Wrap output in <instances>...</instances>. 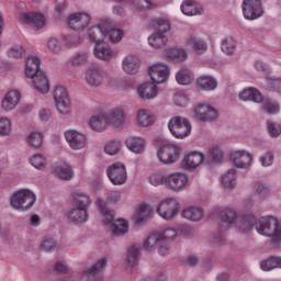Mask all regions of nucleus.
Segmentation results:
<instances>
[{
    "label": "nucleus",
    "instance_id": "nucleus-1",
    "mask_svg": "<svg viewBox=\"0 0 281 281\" xmlns=\"http://www.w3.org/2000/svg\"><path fill=\"white\" fill-rule=\"evenodd\" d=\"M88 36L91 43H94V56L99 60H113L115 52L111 49V46L104 43V36H106V23L92 26L88 31Z\"/></svg>",
    "mask_w": 281,
    "mask_h": 281
},
{
    "label": "nucleus",
    "instance_id": "nucleus-2",
    "mask_svg": "<svg viewBox=\"0 0 281 281\" xmlns=\"http://www.w3.org/2000/svg\"><path fill=\"white\" fill-rule=\"evenodd\" d=\"M220 218L223 225H226V227L235 225L241 234H248V232H251V229H254V225L257 223L256 216L251 214L239 215L236 210L232 209V206L222 210Z\"/></svg>",
    "mask_w": 281,
    "mask_h": 281
},
{
    "label": "nucleus",
    "instance_id": "nucleus-3",
    "mask_svg": "<svg viewBox=\"0 0 281 281\" xmlns=\"http://www.w3.org/2000/svg\"><path fill=\"white\" fill-rule=\"evenodd\" d=\"M24 71L26 78L33 80V85L38 93L43 95L49 93V80L45 76V72L41 70V58L35 55H29Z\"/></svg>",
    "mask_w": 281,
    "mask_h": 281
},
{
    "label": "nucleus",
    "instance_id": "nucleus-4",
    "mask_svg": "<svg viewBox=\"0 0 281 281\" xmlns=\"http://www.w3.org/2000/svg\"><path fill=\"white\" fill-rule=\"evenodd\" d=\"M74 206L68 211L67 218L75 225H82L89 221V205H91V198L82 191H75L72 193Z\"/></svg>",
    "mask_w": 281,
    "mask_h": 281
},
{
    "label": "nucleus",
    "instance_id": "nucleus-5",
    "mask_svg": "<svg viewBox=\"0 0 281 281\" xmlns=\"http://www.w3.org/2000/svg\"><path fill=\"white\" fill-rule=\"evenodd\" d=\"M148 27L156 31L151 36L148 37L150 47H155V49L166 47L168 37H166L164 34H166V32H170V22L166 18H155L149 21Z\"/></svg>",
    "mask_w": 281,
    "mask_h": 281
},
{
    "label": "nucleus",
    "instance_id": "nucleus-6",
    "mask_svg": "<svg viewBox=\"0 0 281 281\" xmlns=\"http://www.w3.org/2000/svg\"><path fill=\"white\" fill-rule=\"evenodd\" d=\"M255 225L258 234L272 238L274 243H281V223L276 217H261Z\"/></svg>",
    "mask_w": 281,
    "mask_h": 281
},
{
    "label": "nucleus",
    "instance_id": "nucleus-7",
    "mask_svg": "<svg viewBox=\"0 0 281 281\" xmlns=\"http://www.w3.org/2000/svg\"><path fill=\"white\" fill-rule=\"evenodd\" d=\"M36 203V194L29 189H20L10 196V205L19 212H27Z\"/></svg>",
    "mask_w": 281,
    "mask_h": 281
},
{
    "label": "nucleus",
    "instance_id": "nucleus-8",
    "mask_svg": "<svg viewBox=\"0 0 281 281\" xmlns=\"http://www.w3.org/2000/svg\"><path fill=\"white\" fill-rule=\"evenodd\" d=\"M99 212L104 225H111V232L114 236H124L128 232V223L124 220L115 221V212L109 211L103 204L99 205Z\"/></svg>",
    "mask_w": 281,
    "mask_h": 281
},
{
    "label": "nucleus",
    "instance_id": "nucleus-9",
    "mask_svg": "<svg viewBox=\"0 0 281 281\" xmlns=\"http://www.w3.org/2000/svg\"><path fill=\"white\" fill-rule=\"evenodd\" d=\"M168 128L176 139H186L192 133L190 122L181 116H175L169 121Z\"/></svg>",
    "mask_w": 281,
    "mask_h": 281
},
{
    "label": "nucleus",
    "instance_id": "nucleus-10",
    "mask_svg": "<svg viewBox=\"0 0 281 281\" xmlns=\"http://www.w3.org/2000/svg\"><path fill=\"white\" fill-rule=\"evenodd\" d=\"M53 98L55 106L61 115H69L71 113V99H69L67 88L63 86L55 87Z\"/></svg>",
    "mask_w": 281,
    "mask_h": 281
},
{
    "label": "nucleus",
    "instance_id": "nucleus-11",
    "mask_svg": "<svg viewBox=\"0 0 281 281\" xmlns=\"http://www.w3.org/2000/svg\"><path fill=\"white\" fill-rule=\"evenodd\" d=\"M180 207L181 204H179V200L176 198H167L159 203L156 212L165 221H172V218L179 214Z\"/></svg>",
    "mask_w": 281,
    "mask_h": 281
},
{
    "label": "nucleus",
    "instance_id": "nucleus-12",
    "mask_svg": "<svg viewBox=\"0 0 281 281\" xmlns=\"http://www.w3.org/2000/svg\"><path fill=\"white\" fill-rule=\"evenodd\" d=\"M180 155L181 147L172 143L162 145L157 153L159 161L165 165L176 164V161H179Z\"/></svg>",
    "mask_w": 281,
    "mask_h": 281
},
{
    "label": "nucleus",
    "instance_id": "nucleus-13",
    "mask_svg": "<svg viewBox=\"0 0 281 281\" xmlns=\"http://www.w3.org/2000/svg\"><path fill=\"white\" fill-rule=\"evenodd\" d=\"M241 10L247 21H256V19H260L265 14L262 1L260 0H244Z\"/></svg>",
    "mask_w": 281,
    "mask_h": 281
},
{
    "label": "nucleus",
    "instance_id": "nucleus-14",
    "mask_svg": "<svg viewBox=\"0 0 281 281\" xmlns=\"http://www.w3.org/2000/svg\"><path fill=\"white\" fill-rule=\"evenodd\" d=\"M108 178L113 186H124L128 179V173H126V166L122 162H115L106 169Z\"/></svg>",
    "mask_w": 281,
    "mask_h": 281
},
{
    "label": "nucleus",
    "instance_id": "nucleus-15",
    "mask_svg": "<svg viewBox=\"0 0 281 281\" xmlns=\"http://www.w3.org/2000/svg\"><path fill=\"white\" fill-rule=\"evenodd\" d=\"M190 183V177L184 172H173L167 175V188L172 192H183Z\"/></svg>",
    "mask_w": 281,
    "mask_h": 281
},
{
    "label": "nucleus",
    "instance_id": "nucleus-16",
    "mask_svg": "<svg viewBox=\"0 0 281 281\" xmlns=\"http://www.w3.org/2000/svg\"><path fill=\"white\" fill-rule=\"evenodd\" d=\"M193 115L200 122H214L218 117V111L210 104L199 103L193 110Z\"/></svg>",
    "mask_w": 281,
    "mask_h": 281
},
{
    "label": "nucleus",
    "instance_id": "nucleus-17",
    "mask_svg": "<svg viewBox=\"0 0 281 281\" xmlns=\"http://www.w3.org/2000/svg\"><path fill=\"white\" fill-rule=\"evenodd\" d=\"M65 139L72 150H82L87 144V136L78 131H66Z\"/></svg>",
    "mask_w": 281,
    "mask_h": 281
},
{
    "label": "nucleus",
    "instance_id": "nucleus-18",
    "mask_svg": "<svg viewBox=\"0 0 281 281\" xmlns=\"http://www.w3.org/2000/svg\"><path fill=\"white\" fill-rule=\"evenodd\" d=\"M20 21L24 25H31L35 30H43L45 27V15L36 12H23L20 14Z\"/></svg>",
    "mask_w": 281,
    "mask_h": 281
},
{
    "label": "nucleus",
    "instance_id": "nucleus-19",
    "mask_svg": "<svg viewBox=\"0 0 281 281\" xmlns=\"http://www.w3.org/2000/svg\"><path fill=\"white\" fill-rule=\"evenodd\" d=\"M89 23H91V16L87 13H72L68 19L69 29L75 30L76 32L87 30Z\"/></svg>",
    "mask_w": 281,
    "mask_h": 281
},
{
    "label": "nucleus",
    "instance_id": "nucleus-20",
    "mask_svg": "<svg viewBox=\"0 0 281 281\" xmlns=\"http://www.w3.org/2000/svg\"><path fill=\"white\" fill-rule=\"evenodd\" d=\"M231 161L234 164L235 168H251L254 157L246 150H235L231 153Z\"/></svg>",
    "mask_w": 281,
    "mask_h": 281
},
{
    "label": "nucleus",
    "instance_id": "nucleus-21",
    "mask_svg": "<svg viewBox=\"0 0 281 281\" xmlns=\"http://www.w3.org/2000/svg\"><path fill=\"white\" fill-rule=\"evenodd\" d=\"M170 70L166 64H156L149 68V77L151 82L156 85H161L168 80Z\"/></svg>",
    "mask_w": 281,
    "mask_h": 281
},
{
    "label": "nucleus",
    "instance_id": "nucleus-22",
    "mask_svg": "<svg viewBox=\"0 0 281 281\" xmlns=\"http://www.w3.org/2000/svg\"><path fill=\"white\" fill-rule=\"evenodd\" d=\"M52 170L55 177H57V179H61V181H71V179H74V169L65 161H57L53 164Z\"/></svg>",
    "mask_w": 281,
    "mask_h": 281
},
{
    "label": "nucleus",
    "instance_id": "nucleus-23",
    "mask_svg": "<svg viewBox=\"0 0 281 281\" xmlns=\"http://www.w3.org/2000/svg\"><path fill=\"white\" fill-rule=\"evenodd\" d=\"M85 78L90 87H100L104 82V72L100 70V67L91 65L86 70Z\"/></svg>",
    "mask_w": 281,
    "mask_h": 281
},
{
    "label": "nucleus",
    "instance_id": "nucleus-24",
    "mask_svg": "<svg viewBox=\"0 0 281 281\" xmlns=\"http://www.w3.org/2000/svg\"><path fill=\"white\" fill-rule=\"evenodd\" d=\"M104 267H106V258L100 259L94 266L83 271V276L88 281H102Z\"/></svg>",
    "mask_w": 281,
    "mask_h": 281
},
{
    "label": "nucleus",
    "instance_id": "nucleus-25",
    "mask_svg": "<svg viewBox=\"0 0 281 281\" xmlns=\"http://www.w3.org/2000/svg\"><path fill=\"white\" fill-rule=\"evenodd\" d=\"M155 245H157L158 254L160 256H168V246H164V245H166V240L161 239L159 234H154V235L149 236L145 240L143 247H144V249H153V247H155Z\"/></svg>",
    "mask_w": 281,
    "mask_h": 281
},
{
    "label": "nucleus",
    "instance_id": "nucleus-26",
    "mask_svg": "<svg viewBox=\"0 0 281 281\" xmlns=\"http://www.w3.org/2000/svg\"><path fill=\"white\" fill-rule=\"evenodd\" d=\"M139 67H142V63L139 61V57L135 55H127L122 61L123 71L130 76L139 74Z\"/></svg>",
    "mask_w": 281,
    "mask_h": 281
},
{
    "label": "nucleus",
    "instance_id": "nucleus-27",
    "mask_svg": "<svg viewBox=\"0 0 281 281\" xmlns=\"http://www.w3.org/2000/svg\"><path fill=\"white\" fill-rule=\"evenodd\" d=\"M105 114L108 120V126L120 128V126L124 125V122H126V114H124V110H122L121 108L111 110Z\"/></svg>",
    "mask_w": 281,
    "mask_h": 281
},
{
    "label": "nucleus",
    "instance_id": "nucleus-28",
    "mask_svg": "<svg viewBox=\"0 0 281 281\" xmlns=\"http://www.w3.org/2000/svg\"><path fill=\"white\" fill-rule=\"evenodd\" d=\"M90 128L97 133H103L109 127V121L106 119V112H101L98 115H93L88 122Z\"/></svg>",
    "mask_w": 281,
    "mask_h": 281
},
{
    "label": "nucleus",
    "instance_id": "nucleus-29",
    "mask_svg": "<svg viewBox=\"0 0 281 281\" xmlns=\"http://www.w3.org/2000/svg\"><path fill=\"white\" fill-rule=\"evenodd\" d=\"M137 91L142 100H154V98H157L159 88H157V85L154 81L145 82L137 87Z\"/></svg>",
    "mask_w": 281,
    "mask_h": 281
},
{
    "label": "nucleus",
    "instance_id": "nucleus-30",
    "mask_svg": "<svg viewBox=\"0 0 281 281\" xmlns=\"http://www.w3.org/2000/svg\"><path fill=\"white\" fill-rule=\"evenodd\" d=\"M203 159L204 156L202 153L192 151L183 158L182 168H184V170H194L195 168H199V166H201Z\"/></svg>",
    "mask_w": 281,
    "mask_h": 281
},
{
    "label": "nucleus",
    "instance_id": "nucleus-31",
    "mask_svg": "<svg viewBox=\"0 0 281 281\" xmlns=\"http://www.w3.org/2000/svg\"><path fill=\"white\" fill-rule=\"evenodd\" d=\"M125 146H127L131 153H135V155H142L144 150H146V139L139 136H130L125 142Z\"/></svg>",
    "mask_w": 281,
    "mask_h": 281
},
{
    "label": "nucleus",
    "instance_id": "nucleus-32",
    "mask_svg": "<svg viewBox=\"0 0 281 281\" xmlns=\"http://www.w3.org/2000/svg\"><path fill=\"white\" fill-rule=\"evenodd\" d=\"M19 102H21V93L19 90H11L2 100V109L3 111H12L13 109H16Z\"/></svg>",
    "mask_w": 281,
    "mask_h": 281
},
{
    "label": "nucleus",
    "instance_id": "nucleus-33",
    "mask_svg": "<svg viewBox=\"0 0 281 281\" xmlns=\"http://www.w3.org/2000/svg\"><path fill=\"white\" fill-rule=\"evenodd\" d=\"M186 45L187 47H191L195 54H205L207 52V44L194 34L186 38Z\"/></svg>",
    "mask_w": 281,
    "mask_h": 281
},
{
    "label": "nucleus",
    "instance_id": "nucleus-34",
    "mask_svg": "<svg viewBox=\"0 0 281 281\" xmlns=\"http://www.w3.org/2000/svg\"><path fill=\"white\" fill-rule=\"evenodd\" d=\"M180 10L182 14H186V16H196V14H201V12H203V7L194 0H186L181 4Z\"/></svg>",
    "mask_w": 281,
    "mask_h": 281
},
{
    "label": "nucleus",
    "instance_id": "nucleus-35",
    "mask_svg": "<svg viewBox=\"0 0 281 281\" xmlns=\"http://www.w3.org/2000/svg\"><path fill=\"white\" fill-rule=\"evenodd\" d=\"M182 218H187V221H192L193 223H199L203 218V209L199 206H190L182 211Z\"/></svg>",
    "mask_w": 281,
    "mask_h": 281
},
{
    "label": "nucleus",
    "instance_id": "nucleus-36",
    "mask_svg": "<svg viewBox=\"0 0 281 281\" xmlns=\"http://www.w3.org/2000/svg\"><path fill=\"white\" fill-rule=\"evenodd\" d=\"M239 99L243 100L244 102L250 101V102H257L260 103L262 102V93L258 91L256 88H248L245 89L244 91L240 92Z\"/></svg>",
    "mask_w": 281,
    "mask_h": 281
},
{
    "label": "nucleus",
    "instance_id": "nucleus-37",
    "mask_svg": "<svg viewBox=\"0 0 281 281\" xmlns=\"http://www.w3.org/2000/svg\"><path fill=\"white\" fill-rule=\"evenodd\" d=\"M166 58L172 63H186L188 60V53L183 48H168L166 50Z\"/></svg>",
    "mask_w": 281,
    "mask_h": 281
},
{
    "label": "nucleus",
    "instance_id": "nucleus-38",
    "mask_svg": "<svg viewBox=\"0 0 281 281\" xmlns=\"http://www.w3.org/2000/svg\"><path fill=\"white\" fill-rule=\"evenodd\" d=\"M236 47H238V42L233 36H226L222 40L221 49L226 56H234Z\"/></svg>",
    "mask_w": 281,
    "mask_h": 281
},
{
    "label": "nucleus",
    "instance_id": "nucleus-39",
    "mask_svg": "<svg viewBox=\"0 0 281 281\" xmlns=\"http://www.w3.org/2000/svg\"><path fill=\"white\" fill-rule=\"evenodd\" d=\"M138 126H153L155 124V114L150 110H139L137 114Z\"/></svg>",
    "mask_w": 281,
    "mask_h": 281
},
{
    "label": "nucleus",
    "instance_id": "nucleus-40",
    "mask_svg": "<svg viewBox=\"0 0 281 281\" xmlns=\"http://www.w3.org/2000/svg\"><path fill=\"white\" fill-rule=\"evenodd\" d=\"M198 85L203 89V91H214L218 87V81L210 76H201L198 79Z\"/></svg>",
    "mask_w": 281,
    "mask_h": 281
},
{
    "label": "nucleus",
    "instance_id": "nucleus-41",
    "mask_svg": "<svg viewBox=\"0 0 281 281\" xmlns=\"http://www.w3.org/2000/svg\"><path fill=\"white\" fill-rule=\"evenodd\" d=\"M194 77L192 75V71L187 67L180 68L179 71L176 74V80L179 85H190Z\"/></svg>",
    "mask_w": 281,
    "mask_h": 281
},
{
    "label": "nucleus",
    "instance_id": "nucleus-42",
    "mask_svg": "<svg viewBox=\"0 0 281 281\" xmlns=\"http://www.w3.org/2000/svg\"><path fill=\"white\" fill-rule=\"evenodd\" d=\"M260 269L262 271H273V269H281V258L270 257L260 263Z\"/></svg>",
    "mask_w": 281,
    "mask_h": 281
},
{
    "label": "nucleus",
    "instance_id": "nucleus-43",
    "mask_svg": "<svg viewBox=\"0 0 281 281\" xmlns=\"http://www.w3.org/2000/svg\"><path fill=\"white\" fill-rule=\"evenodd\" d=\"M158 236L160 237V240L166 241L164 247H167L168 254H170V243H172V238L177 236V228L166 227Z\"/></svg>",
    "mask_w": 281,
    "mask_h": 281
},
{
    "label": "nucleus",
    "instance_id": "nucleus-44",
    "mask_svg": "<svg viewBox=\"0 0 281 281\" xmlns=\"http://www.w3.org/2000/svg\"><path fill=\"white\" fill-rule=\"evenodd\" d=\"M222 183L227 190L236 188V169H229L223 177Z\"/></svg>",
    "mask_w": 281,
    "mask_h": 281
},
{
    "label": "nucleus",
    "instance_id": "nucleus-45",
    "mask_svg": "<svg viewBox=\"0 0 281 281\" xmlns=\"http://www.w3.org/2000/svg\"><path fill=\"white\" fill-rule=\"evenodd\" d=\"M150 214H153V207H150L148 204H140L134 215V218L137 221V223H142V221H146Z\"/></svg>",
    "mask_w": 281,
    "mask_h": 281
},
{
    "label": "nucleus",
    "instance_id": "nucleus-46",
    "mask_svg": "<svg viewBox=\"0 0 281 281\" xmlns=\"http://www.w3.org/2000/svg\"><path fill=\"white\" fill-rule=\"evenodd\" d=\"M31 166L36 168V170H43L47 166V158L42 154H35L29 159Z\"/></svg>",
    "mask_w": 281,
    "mask_h": 281
},
{
    "label": "nucleus",
    "instance_id": "nucleus-47",
    "mask_svg": "<svg viewBox=\"0 0 281 281\" xmlns=\"http://www.w3.org/2000/svg\"><path fill=\"white\" fill-rule=\"evenodd\" d=\"M149 183L151 186H168V176H164V173L157 171L150 175L149 177Z\"/></svg>",
    "mask_w": 281,
    "mask_h": 281
},
{
    "label": "nucleus",
    "instance_id": "nucleus-48",
    "mask_svg": "<svg viewBox=\"0 0 281 281\" xmlns=\"http://www.w3.org/2000/svg\"><path fill=\"white\" fill-rule=\"evenodd\" d=\"M27 144L32 148H41L43 146V133L33 132L27 136Z\"/></svg>",
    "mask_w": 281,
    "mask_h": 281
},
{
    "label": "nucleus",
    "instance_id": "nucleus-49",
    "mask_svg": "<svg viewBox=\"0 0 281 281\" xmlns=\"http://www.w3.org/2000/svg\"><path fill=\"white\" fill-rule=\"evenodd\" d=\"M122 150V142L120 140H110L109 143L105 144L104 146V153L106 155H117V153Z\"/></svg>",
    "mask_w": 281,
    "mask_h": 281
},
{
    "label": "nucleus",
    "instance_id": "nucleus-50",
    "mask_svg": "<svg viewBox=\"0 0 281 281\" xmlns=\"http://www.w3.org/2000/svg\"><path fill=\"white\" fill-rule=\"evenodd\" d=\"M263 111L268 113V115H278L280 113V104L276 101L265 100Z\"/></svg>",
    "mask_w": 281,
    "mask_h": 281
},
{
    "label": "nucleus",
    "instance_id": "nucleus-51",
    "mask_svg": "<svg viewBox=\"0 0 281 281\" xmlns=\"http://www.w3.org/2000/svg\"><path fill=\"white\" fill-rule=\"evenodd\" d=\"M105 36H109L111 43H120L124 36V32L120 29H109V24H106Z\"/></svg>",
    "mask_w": 281,
    "mask_h": 281
},
{
    "label": "nucleus",
    "instance_id": "nucleus-52",
    "mask_svg": "<svg viewBox=\"0 0 281 281\" xmlns=\"http://www.w3.org/2000/svg\"><path fill=\"white\" fill-rule=\"evenodd\" d=\"M12 133V122L8 117L0 119V137H8Z\"/></svg>",
    "mask_w": 281,
    "mask_h": 281
},
{
    "label": "nucleus",
    "instance_id": "nucleus-53",
    "mask_svg": "<svg viewBox=\"0 0 281 281\" xmlns=\"http://www.w3.org/2000/svg\"><path fill=\"white\" fill-rule=\"evenodd\" d=\"M139 258V246L134 245L127 251V262L130 267L137 265V259Z\"/></svg>",
    "mask_w": 281,
    "mask_h": 281
},
{
    "label": "nucleus",
    "instance_id": "nucleus-54",
    "mask_svg": "<svg viewBox=\"0 0 281 281\" xmlns=\"http://www.w3.org/2000/svg\"><path fill=\"white\" fill-rule=\"evenodd\" d=\"M9 58H15L19 60L20 58H23L25 56V47L23 45H14L8 50Z\"/></svg>",
    "mask_w": 281,
    "mask_h": 281
},
{
    "label": "nucleus",
    "instance_id": "nucleus-55",
    "mask_svg": "<svg viewBox=\"0 0 281 281\" xmlns=\"http://www.w3.org/2000/svg\"><path fill=\"white\" fill-rule=\"evenodd\" d=\"M132 5L138 12H144L146 10H150L153 2H150V0H133Z\"/></svg>",
    "mask_w": 281,
    "mask_h": 281
},
{
    "label": "nucleus",
    "instance_id": "nucleus-56",
    "mask_svg": "<svg viewBox=\"0 0 281 281\" xmlns=\"http://www.w3.org/2000/svg\"><path fill=\"white\" fill-rule=\"evenodd\" d=\"M210 155L212 157L213 164H218V161L223 160V149H221V146L218 145H213L210 148Z\"/></svg>",
    "mask_w": 281,
    "mask_h": 281
},
{
    "label": "nucleus",
    "instance_id": "nucleus-57",
    "mask_svg": "<svg viewBox=\"0 0 281 281\" xmlns=\"http://www.w3.org/2000/svg\"><path fill=\"white\" fill-rule=\"evenodd\" d=\"M87 53L86 52H80L77 53L70 60L71 65L74 67H80V65H85L87 63Z\"/></svg>",
    "mask_w": 281,
    "mask_h": 281
},
{
    "label": "nucleus",
    "instance_id": "nucleus-58",
    "mask_svg": "<svg viewBox=\"0 0 281 281\" xmlns=\"http://www.w3.org/2000/svg\"><path fill=\"white\" fill-rule=\"evenodd\" d=\"M267 126H268V133H269L270 137H280L281 136L280 124L268 121Z\"/></svg>",
    "mask_w": 281,
    "mask_h": 281
},
{
    "label": "nucleus",
    "instance_id": "nucleus-59",
    "mask_svg": "<svg viewBox=\"0 0 281 281\" xmlns=\"http://www.w3.org/2000/svg\"><path fill=\"white\" fill-rule=\"evenodd\" d=\"M173 102L177 106L186 108L190 104V98L186 93H178L175 95Z\"/></svg>",
    "mask_w": 281,
    "mask_h": 281
},
{
    "label": "nucleus",
    "instance_id": "nucleus-60",
    "mask_svg": "<svg viewBox=\"0 0 281 281\" xmlns=\"http://www.w3.org/2000/svg\"><path fill=\"white\" fill-rule=\"evenodd\" d=\"M64 43H66L70 47H74V46L76 47V45L80 43V35H78L77 33L65 35Z\"/></svg>",
    "mask_w": 281,
    "mask_h": 281
},
{
    "label": "nucleus",
    "instance_id": "nucleus-61",
    "mask_svg": "<svg viewBox=\"0 0 281 281\" xmlns=\"http://www.w3.org/2000/svg\"><path fill=\"white\" fill-rule=\"evenodd\" d=\"M255 190L261 199L269 196V188L262 182H257L255 186Z\"/></svg>",
    "mask_w": 281,
    "mask_h": 281
},
{
    "label": "nucleus",
    "instance_id": "nucleus-62",
    "mask_svg": "<svg viewBox=\"0 0 281 281\" xmlns=\"http://www.w3.org/2000/svg\"><path fill=\"white\" fill-rule=\"evenodd\" d=\"M42 249L44 251H54L56 249V241L52 237H45L42 243Z\"/></svg>",
    "mask_w": 281,
    "mask_h": 281
},
{
    "label": "nucleus",
    "instance_id": "nucleus-63",
    "mask_svg": "<svg viewBox=\"0 0 281 281\" xmlns=\"http://www.w3.org/2000/svg\"><path fill=\"white\" fill-rule=\"evenodd\" d=\"M48 49L53 54H57V52H60V42L58 38L50 37L48 40Z\"/></svg>",
    "mask_w": 281,
    "mask_h": 281
},
{
    "label": "nucleus",
    "instance_id": "nucleus-64",
    "mask_svg": "<svg viewBox=\"0 0 281 281\" xmlns=\"http://www.w3.org/2000/svg\"><path fill=\"white\" fill-rule=\"evenodd\" d=\"M261 165L267 168L273 164V154L271 151L260 157Z\"/></svg>",
    "mask_w": 281,
    "mask_h": 281
}]
</instances>
